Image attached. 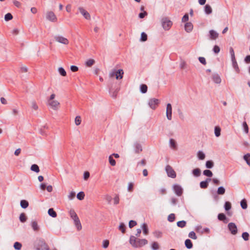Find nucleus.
<instances>
[{"instance_id": "f257e3e1", "label": "nucleus", "mask_w": 250, "mask_h": 250, "mask_svg": "<svg viewBox=\"0 0 250 250\" xmlns=\"http://www.w3.org/2000/svg\"><path fill=\"white\" fill-rule=\"evenodd\" d=\"M147 243L148 241L146 239H138L133 235H131L130 237L129 243L133 248H141L147 244Z\"/></svg>"}, {"instance_id": "f03ea898", "label": "nucleus", "mask_w": 250, "mask_h": 250, "mask_svg": "<svg viewBox=\"0 0 250 250\" xmlns=\"http://www.w3.org/2000/svg\"><path fill=\"white\" fill-rule=\"evenodd\" d=\"M124 71L123 69L114 70L111 72L109 75L110 77L116 76L117 80L122 79L123 77Z\"/></svg>"}, {"instance_id": "7ed1b4c3", "label": "nucleus", "mask_w": 250, "mask_h": 250, "mask_svg": "<svg viewBox=\"0 0 250 250\" xmlns=\"http://www.w3.org/2000/svg\"><path fill=\"white\" fill-rule=\"evenodd\" d=\"M162 25L165 30H168L172 25V22L167 18L162 19Z\"/></svg>"}, {"instance_id": "20e7f679", "label": "nucleus", "mask_w": 250, "mask_h": 250, "mask_svg": "<svg viewBox=\"0 0 250 250\" xmlns=\"http://www.w3.org/2000/svg\"><path fill=\"white\" fill-rule=\"evenodd\" d=\"M160 103V101L156 98H152L149 100L148 105L152 109H155Z\"/></svg>"}, {"instance_id": "39448f33", "label": "nucleus", "mask_w": 250, "mask_h": 250, "mask_svg": "<svg viewBox=\"0 0 250 250\" xmlns=\"http://www.w3.org/2000/svg\"><path fill=\"white\" fill-rule=\"evenodd\" d=\"M166 170L168 177H170L172 178H174L176 177V172L170 166L167 165L166 167Z\"/></svg>"}, {"instance_id": "423d86ee", "label": "nucleus", "mask_w": 250, "mask_h": 250, "mask_svg": "<svg viewBox=\"0 0 250 250\" xmlns=\"http://www.w3.org/2000/svg\"><path fill=\"white\" fill-rule=\"evenodd\" d=\"M55 41L59 43L67 45L69 43V41L67 39L62 36H55L54 37Z\"/></svg>"}, {"instance_id": "0eeeda50", "label": "nucleus", "mask_w": 250, "mask_h": 250, "mask_svg": "<svg viewBox=\"0 0 250 250\" xmlns=\"http://www.w3.org/2000/svg\"><path fill=\"white\" fill-rule=\"evenodd\" d=\"M228 227L232 234L235 235L237 233L238 229L235 223L232 222L229 223Z\"/></svg>"}, {"instance_id": "6e6552de", "label": "nucleus", "mask_w": 250, "mask_h": 250, "mask_svg": "<svg viewBox=\"0 0 250 250\" xmlns=\"http://www.w3.org/2000/svg\"><path fill=\"white\" fill-rule=\"evenodd\" d=\"M38 245L37 250H50L48 245L43 240H40Z\"/></svg>"}, {"instance_id": "1a4fd4ad", "label": "nucleus", "mask_w": 250, "mask_h": 250, "mask_svg": "<svg viewBox=\"0 0 250 250\" xmlns=\"http://www.w3.org/2000/svg\"><path fill=\"white\" fill-rule=\"evenodd\" d=\"M173 189L174 190L175 193L178 196H180L182 195L183 192V190L182 187L179 185H174L173 187Z\"/></svg>"}, {"instance_id": "9d476101", "label": "nucleus", "mask_w": 250, "mask_h": 250, "mask_svg": "<svg viewBox=\"0 0 250 250\" xmlns=\"http://www.w3.org/2000/svg\"><path fill=\"white\" fill-rule=\"evenodd\" d=\"M79 10L81 14L83 15L85 19L88 20H90L91 17L89 13L86 11L83 7H80L79 8Z\"/></svg>"}, {"instance_id": "9b49d317", "label": "nucleus", "mask_w": 250, "mask_h": 250, "mask_svg": "<svg viewBox=\"0 0 250 250\" xmlns=\"http://www.w3.org/2000/svg\"><path fill=\"white\" fill-rule=\"evenodd\" d=\"M166 115L167 119L171 120L172 119V106L170 104H167V105Z\"/></svg>"}, {"instance_id": "f8f14e48", "label": "nucleus", "mask_w": 250, "mask_h": 250, "mask_svg": "<svg viewBox=\"0 0 250 250\" xmlns=\"http://www.w3.org/2000/svg\"><path fill=\"white\" fill-rule=\"evenodd\" d=\"M48 104L54 110H57L60 105V103L56 100L48 101Z\"/></svg>"}, {"instance_id": "ddd939ff", "label": "nucleus", "mask_w": 250, "mask_h": 250, "mask_svg": "<svg viewBox=\"0 0 250 250\" xmlns=\"http://www.w3.org/2000/svg\"><path fill=\"white\" fill-rule=\"evenodd\" d=\"M46 19L52 22H55L57 21V18L55 15L52 11L47 12L46 15Z\"/></svg>"}, {"instance_id": "4468645a", "label": "nucleus", "mask_w": 250, "mask_h": 250, "mask_svg": "<svg viewBox=\"0 0 250 250\" xmlns=\"http://www.w3.org/2000/svg\"><path fill=\"white\" fill-rule=\"evenodd\" d=\"M217 218L219 220L223 221L225 224L229 221V219L227 218L226 215L223 213H219Z\"/></svg>"}, {"instance_id": "2eb2a0df", "label": "nucleus", "mask_w": 250, "mask_h": 250, "mask_svg": "<svg viewBox=\"0 0 250 250\" xmlns=\"http://www.w3.org/2000/svg\"><path fill=\"white\" fill-rule=\"evenodd\" d=\"M196 231L198 232H200L203 234L204 233H209L210 232V230L208 228H206L203 229L202 226H198L196 228Z\"/></svg>"}, {"instance_id": "dca6fc26", "label": "nucleus", "mask_w": 250, "mask_h": 250, "mask_svg": "<svg viewBox=\"0 0 250 250\" xmlns=\"http://www.w3.org/2000/svg\"><path fill=\"white\" fill-rule=\"evenodd\" d=\"M211 180L210 178H207L205 181H202L200 183V186L202 188H207L208 186V182Z\"/></svg>"}, {"instance_id": "f3484780", "label": "nucleus", "mask_w": 250, "mask_h": 250, "mask_svg": "<svg viewBox=\"0 0 250 250\" xmlns=\"http://www.w3.org/2000/svg\"><path fill=\"white\" fill-rule=\"evenodd\" d=\"M209 33L210 39L211 40H215L218 37V33L213 30H210Z\"/></svg>"}, {"instance_id": "a211bd4d", "label": "nucleus", "mask_w": 250, "mask_h": 250, "mask_svg": "<svg viewBox=\"0 0 250 250\" xmlns=\"http://www.w3.org/2000/svg\"><path fill=\"white\" fill-rule=\"evenodd\" d=\"M75 225L78 230H80L82 229V225L80 221V219L78 217L73 219Z\"/></svg>"}, {"instance_id": "6ab92c4d", "label": "nucleus", "mask_w": 250, "mask_h": 250, "mask_svg": "<svg viewBox=\"0 0 250 250\" xmlns=\"http://www.w3.org/2000/svg\"><path fill=\"white\" fill-rule=\"evenodd\" d=\"M185 29L188 33L191 32L193 29L192 24L190 22H186L185 25Z\"/></svg>"}, {"instance_id": "aec40b11", "label": "nucleus", "mask_w": 250, "mask_h": 250, "mask_svg": "<svg viewBox=\"0 0 250 250\" xmlns=\"http://www.w3.org/2000/svg\"><path fill=\"white\" fill-rule=\"evenodd\" d=\"M231 61H232V66H233V68L235 69V71L237 73H239L240 72V69L238 67L236 59L234 58V59H231Z\"/></svg>"}, {"instance_id": "412c9836", "label": "nucleus", "mask_w": 250, "mask_h": 250, "mask_svg": "<svg viewBox=\"0 0 250 250\" xmlns=\"http://www.w3.org/2000/svg\"><path fill=\"white\" fill-rule=\"evenodd\" d=\"M212 80L216 83H220L221 82L220 77L218 74H214L212 75Z\"/></svg>"}, {"instance_id": "4be33fe9", "label": "nucleus", "mask_w": 250, "mask_h": 250, "mask_svg": "<svg viewBox=\"0 0 250 250\" xmlns=\"http://www.w3.org/2000/svg\"><path fill=\"white\" fill-rule=\"evenodd\" d=\"M134 146H135V151L136 153H139V152H140L142 151V147L141 145L140 144H139L138 143H135L134 145Z\"/></svg>"}, {"instance_id": "5701e85b", "label": "nucleus", "mask_w": 250, "mask_h": 250, "mask_svg": "<svg viewBox=\"0 0 250 250\" xmlns=\"http://www.w3.org/2000/svg\"><path fill=\"white\" fill-rule=\"evenodd\" d=\"M185 244L187 248L188 249H190L193 247L192 243L189 239H187L185 240Z\"/></svg>"}, {"instance_id": "b1692460", "label": "nucleus", "mask_w": 250, "mask_h": 250, "mask_svg": "<svg viewBox=\"0 0 250 250\" xmlns=\"http://www.w3.org/2000/svg\"><path fill=\"white\" fill-rule=\"evenodd\" d=\"M48 213L50 216L53 218L56 217L57 215L56 212L54 210L53 208H50L48 209Z\"/></svg>"}, {"instance_id": "393cba45", "label": "nucleus", "mask_w": 250, "mask_h": 250, "mask_svg": "<svg viewBox=\"0 0 250 250\" xmlns=\"http://www.w3.org/2000/svg\"><path fill=\"white\" fill-rule=\"evenodd\" d=\"M119 90V89L118 88H117L115 90H110L109 93L111 95V96L113 98H116L117 96Z\"/></svg>"}, {"instance_id": "a878e982", "label": "nucleus", "mask_w": 250, "mask_h": 250, "mask_svg": "<svg viewBox=\"0 0 250 250\" xmlns=\"http://www.w3.org/2000/svg\"><path fill=\"white\" fill-rule=\"evenodd\" d=\"M21 206L23 208H27L29 206L28 202L25 200H22L20 202Z\"/></svg>"}, {"instance_id": "bb28decb", "label": "nucleus", "mask_w": 250, "mask_h": 250, "mask_svg": "<svg viewBox=\"0 0 250 250\" xmlns=\"http://www.w3.org/2000/svg\"><path fill=\"white\" fill-rule=\"evenodd\" d=\"M205 12L207 14H210L212 13V8L208 4H206L205 6Z\"/></svg>"}, {"instance_id": "cd10ccee", "label": "nucleus", "mask_w": 250, "mask_h": 250, "mask_svg": "<svg viewBox=\"0 0 250 250\" xmlns=\"http://www.w3.org/2000/svg\"><path fill=\"white\" fill-rule=\"evenodd\" d=\"M226 191L225 188L223 187H220L217 190V194L218 195H223Z\"/></svg>"}, {"instance_id": "c85d7f7f", "label": "nucleus", "mask_w": 250, "mask_h": 250, "mask_svg": "<svg viewBox=\"0 0 250 250\" xmlns=\"http://www.w3.org/2000/svg\"><path fill=\"white\" fill-rule=\"evenodd\" d=\"M243 159L250 167V153H247L243 156Z\"/></svg>"}, {"instance_id": "c756f323", "label": "nucleus", "mask_w": 250, "mask_h": 250, "mask_svg": "<svg viewBox=\"0 0 250 250\" xmlns=\"http://www.w3.org/2000/svg\"><path fill=\"white\" fill-rule=\"evenodd\" d=\"M31 170L35 172L38 173L40 171V168L39 166L36 164H33L31 166Z\"/></svg>"}, {"instance_id": "7c9ffc66", "label": "nucleus", "mask_w": 250, "mask_h": 250, "mask_svg": "<svg viewBox=\"0 0 250 250\" xmlns=\"http://www.w3.org/2000/svg\"><path fill=\"white\" fill-rule=\"evenodd\" d=\"M20 220L22 223H24L27 220V217L24 213H21L19 217Z\"/></svg>"}, {"instance_id": "2f4dec72", "label": "nucleus", "mask_w": 250, "mask_h": 250, "mask_svg": "<svg viewBox=\"0 0 250 250\" xmlns=\"http://www.w3.org/2000/svg\"><path fill=\"white\" fill-rule=\"evenodd\" d=\"M140 91L142 93H146L147 91V86L145 84H141Z\"/></svg>"}, {"instance_id": "473e14b6", "label": "nucleus", "mask_w": 250, "mask_h": 250, "mask_svg": "<svg viewBox=\"0 0 250 250\" xmlns=\"http://www.w3.org/2000/svg\"><path fill=\"white\" fill-rule=\"evenodd\" d=\"M142 228L143 229V233L145 235L148 234V227H147V224H146V223H144L142 225Z\"/></svg>"}, {"instance_id": "72a5a7b5", "label": "nucleus", "mask_w": 250, "mask_h": 250, "mask_svg": "<svg viewBox=\"0 0 250 250\" xmlns=\"http://www.w3.org/2000/svg\"><path fill=\"white\" fill-rule=\"evenodd\" d=\"M241 207L243 209H246L248 207L247 202L245 199H243L240 202Z\"/></svg>"}, {"instance_id": "f704fd0d", "label": "nucleus", "mask_w": 250, "mask_h": 250, "mask_svg": "<svg viewBox=\"0 0 250 250\" xmlns=\"http://www.w3.org/2000/svg\"><path fill=\"white\" fill-rule=\"evenodd\" d=\"M186 224L187 222L184 220L180 221L177 223V226L181 228H184L186 226Z\"/></svg>"}, {"instance_id": "c9c22d12", "label": "nucleus", "mask_w": 250, "mask_h": 250, "mask_svg": "<svg viewBox=\"0 0 250 250\" xmlns=\"http://www.w3.org/2000/svg\"><path fill=\"white\" fill-rule=\"evenodd\" d=\"M214 166V163L211 160L207 161L206 163V167L208 168H211Z\"/></svg>"}, {"instance_id": "e433bc0d", "label": "nucleus", "mask_w": 250, "mask_h": 250, "mask_svg": "<svg viewBox=\"0 0 250 250\" xmlns=\"http://www.w3.org/2000/svg\"><path fill=\"white\" fill-rule=\"evenodd\" d=\"M31 226L35 231H38L39 229V227L36 221H32L31 223Z\"/></svg>"}, {"instance_id": "4c0bfd02", "label": "nucleus", "mask_w": 250, "mask_h": 250, "mask_svg": "<svg viewBox=\"0 0 250 250\" xmlns=\"http://www.w3.org/2000/svg\"><path fill=\"white\" fill-rule=\"evenodd\" d=\"M126 227L124 223H121L119 227V229L123 233H125V232Z\"/></svg>"}, {"instance_id": "58836bf2", "label": "nucleus", "mask_w": 250, "mask_h": 250, "mask_svg": "<svg viewBox=\"0 0 250 250\" xmlns=\"http://www.w3.org/2000/svg\"><path fill=\"white\" fill-rule=\"evenodd\" d=\"M203 174L206 176H208V177H211L212 176L213 174L211 170L209 169H206L205 170L203 171Z\"/></svg>"}, {"instance_id": "ea45409f", "label": "nucleus", "mask_w": 250, "mask_h": 250, "mask_svg": "<svg viewBox=\"0 0 250 250\" xmlns=\"http://www.w3.org/2000/svg\"><path fill=\"white\" fill-rule=\"evenodd\" d=\"M95 63V61L93 59H90L88 60L85 62V65L88 67H91L92 65H93Z\"/></svg>"}, {"instance_id": "a19ab883", "label": "nucleus", "mask_w": 250, "mask_h": 250, "mask_svg": "<svg viewBox=\"0 0 250 250\" xmlns=\"http://www.w3.org/2000/svg\"><path fill=\"white\" fill-rule=\"evenodd\" d=\"M69 215L71 217V218L73 220L74 219L76 218L77 217H78L76 213L75 212V210L73 209H71L69 211Z\"/></svg>"}, {"instance_id": "79ce46f5", "label": "nucleus", "mask_w": 250, "mask_h": 250, "mask_svg": "<svg viewBox=\"0 0 250 250\" xmlns=\"http://www.w3.org/2000/svg\"><path fill=\"white\" fill-rule=\"evenodd\" d=\"M192 173L193 174L196 176V177H198L201 174V170L199 168H195V169H194L192 171Z\"/></svg>"}, {"instance_id": "37998d69", "label": "nucleus", "mask_w": 250, "mask_h": 250, "mask_svg": "<svg viewBox=\"0 0 250 250\" xmlns=\"http://www.w3.org/2000/svg\"><path fill=\"white\" fill-rule=\"evenodd\" d=\"M224 208L226 211H229L231 208V203L229 201L226 202L224 205Z\"/></svg>"}, {"instance_id": "c03bdc74", "label": "nucleus", "mask_w": 250, "mask_h": 250, "mask_svg": "<svg viewBox=\"0 0 250 250\" xmlns=\"http://www.w3.org/2000/svg\"><path fill=\"white\" fill-rule=\"evenodd\" d=\"M84 193L83 191H80L77 194V198L80 200H82L84 199Z\"/></svg>"}, {"instance_id": "a18cd8bd", "label": "nucleus", "mask_w": 250, "mask_h": 250, "mask_svg": "<svg viewBox=\"0 0 250 250\" xmlns=\"http://www.w3.org/2000/svg\"><path fill=\"white\" fill-rule=\"evenodd\" d=\"M221 128L219 126H215L214 129L215 135L216 137H219L221 134Z\"/></svg>"}, {"instance_id": "49530a36", "label": "nucleus", "mask_w": 250, "mask_h": 250, "mask_svg": "<svg viewBox=\"0 0 250 250\" xmlns=\"http://www.w3.org/2000/svg\"><path fill=\"white\" fill-rule=\"evenodd\" d=\"M147 40V36L145 32L141 33L140 40L142 42H146Z\"/></svg>"}, {"instance_id": "de8ad7c7", "label": "nucleus", "mask_w": 250, "mask_h": 250, "mask_svg": "<svg viewBox=\"0 0 250 250\" xmlns=\"http://www.w3.org/2000/svg\"><path fill=\"white\" fill-rule=\"evenodd\" d=\"M175 216L174 213L170 214L167 217V220L170 222H172L175 220Z\"/></svg>"}, {"instance_id": "09e8293b", "label": "nucleus", "mask_w": 250, "mask_h": 250, "mask_svg": "<svg viewBox=\"0 0 250 250\" xmlns=\"http://www.w3.org/2000/svg\"><path fill=\"white\" fill-rule=\"evenodd\" d=\"M22 247L21 244L20 242H16L14 244V248L15 250H20L21 249Z\"/></svg>"}, {"instance_id": "8fccbe9b", "label": "nucleus", "mask_w": 250, "mask_h": 250, "mask_svg": "<svg viewBox=\"0 0 250 250\" xmlns=\"http://www.w3.org/2000/svg\"><path fill=\"white\" fill-rule=\"evenodd\" d=\"M169 143H170V146L172 148H173L174 149L176 148V143L174 139H170L169 140Z\"/></svg>"}, {"instance_id": "3c124183", "label": "nucleus", "mask_w": 250, "mask_h": 250, "mask_svg": "<svg viewBox=\"0 0 250 250\" xmlns=\"http://www.w3.org/2000/svg\"><path fill=\"white\" fill-rule=\"evenodd\" d=\"M188 237H190V238H191L192 239H194V240H196L197 238V237L195 233L193 231H192L189 233Z\"/></svg>"}, {"instance_id": "603ef678", "label": "nucleus", "mask_w": 250, "mask_h": 250, "mask_svg": "<svg viewBox=\"0 0 250 250\" xmlns=\"http://www.w3.org/2000/svg\"><path fill=\"white\" fill-rule=\"evenodd\" d=\"M13 19V16L10 13H7L4 17V19L6 21H8Z\"/></svg>"}, {"instance_id": "864d4df0", "label": "nucleus", "mask_w": 250, "mask_h": 250, "mask_svg": "<svg viewBox=\"0 0 250 250\" xmlns=\"http://www.w3.org/2000/svg\"><path fill=\"white\" fill-rule=\"evenodd\" d=\"M242 237L245 241H248L249 239V234L247 232H244L242 233Z\"/></svg>"}, {"instance_id": "5fc2aeb1", "label": "nucleus", "mask_w": 250, "mask_h": 250, "mask_svg": "<svg viewBox=\"0 0 250 250\" xmlns=\"http://www.w3.org/2000/svg\"><path fill=\"white\" fill-rule=\"evenodd\" d=\"M109 162L110 164L112 166H114L116 165V161L113 158L112 155L109 156Z\"/></svg>"}, {"instance_id": "6e6d98bb", "label": "nucleus", "mask_w": 250, "mask_h": 250, "mask_svg": "<svg viewBox=\"0 0 250 250\" xmlns=\"http://www.w3.org/2000/svg\"><path fill=\"white\" fill-rule=\"evenodd\" d=\"M197 155L199 159L200 160H203L205 158V154L201 151H198Z\"/></svg>"}, {"instance_id": "4d7b16f0", "label": "nucleus", "mask_w": 250, "mask_h": 250, "mask_svg": "<svg viewBox=\"0 0 250 250\" xmlns=\"http://www.w3.org/2000/svg\"><path fill=\"white\" fill-rule=\"evenodd\" d=\"M109 240H104L103 241V245H102V247L104 248V249H106L107 248H108V246H109Z\"/></svg>"}, {"instance_id": "13d9d810", "label": "nucleus", "mask_w": 250, "mask_h": 250, "mask_svg": "<svg viewBox=\"0 0 250 250\" xmlns=\"http://www.w3.org/2000/svg\"><path fill=\"white\" fill-rule=\"evenodd\" d=\"M59 72L62 76H65L66 75V72L62 67H60L59 68Z\"/></svg>"}, {"instance_id": "bf43d9fd", "label": "nucleus", "mask_w": 250, "mask_h": 250, "mask_svg": "<svg viewBox=\"0 0 250 250\" xmlns=\"http://www.w3.org/2000/svg\"><path fill=\"white\" fill-rule=\"evenodd\" d=\"M75 122L77 125H79L81 124V118L80 116H77L76 117L75 119Z\"/></svg>"}, {"instance_id": "052dcab7", "label": "nucleus", "mask_w": 250, "mask_h": 250, "mask_svg": "<svg viewBox=\"0 0 250 250\" xmlns=\"http://www.w3.org/2000/svg\"><path fill=\"white\" fill-rule=\"evenodd\" d=\"M151 248L153 250H158L159 249V245L158 243L154 242L152 244Z\"/></svg>"}, {"instance_id": "680f3d73", "label": "nucleus", "mask_w": 250, "mask_h": 250, "mask_svg": "<svg viewBox=\"0 0 250 250\" xmlns=\"http://www.w3.org/2000/svg\"><path fill=\"white\" fill-rule=\"evenodd\" d=\"M136 225H137V222L135 221H134V220H130L129 222V227L130 228H132L133 227H134V226H135Z\"/></svg>"}, {"instance_id": "e2e57ef3", "label": "nucleus", "mask_w": 250, "mask_h": 250, "mask_svg": "<svg viewBox=\"0 0 250 250\" xmlns=\"http://www.w3.org/2000/svg\"><path fill=\"white\" fill-rule=\"evenodd\" d=\"M243 126L244 127V131L248 133L249 132V127L246 122H244L243 123Z\"/></svg>"}, {"instance_id": "0e129e2a", "label": "nucleus", "mask_w": 250, "mask_h": 250, "mask_svg": "<svg viewBox=\"0 0 250 250\" xmlns=\"http://www.w3.org/2000/svg\"><path fill=\"white\" fill-rule=\"evenodd\" d=\"M220 47L218 45H215L214 46L213 48V51L214 52V53L218 54L220 52Z\"/></svg>"}, {"instance_id": "69168bd1", "label": "nucleus", "mask_w": 250, "mask_h": 250, "mask_svg": "<svg viewBox=\"0 0 250 250\" xmlns=\"http://www.w3.org/2000/svg\"><path fill=\"white\" fill-rule=\"evenodd\" d=\"M127 190L129 192H132L133 190V184L129 183L128 185Z\"/></svg>"}, {"instance_id": "338daca9", "label": "nucleus", "mask_w": 250, "mask_h": 250, "mask_svg": "<svg viewBox=\"0 0 250 250\" xmlns=\"http://www.w3.org/2000/svg\"><path fill=\"white\" fill-rule=\"evenodd\" d=\"M13 3L17 7L20 8L21 6V3L17 0H14Z\"/></svg>"}, {"instance_id": "774afa93", "label": "nucleus", "mask_w": 250, "mask_h": 250, "mask_svg": "<svg viewBox=\"0 0 250 250\" xmlns=\"http://www.w3.org/2000/svg\"><path fill=\"white\" fill-rule=\"evenodd\" d=\"M188 14H186L182 18V21L183 22H187L188 21Z\"/></svg>"}]
</instances>
